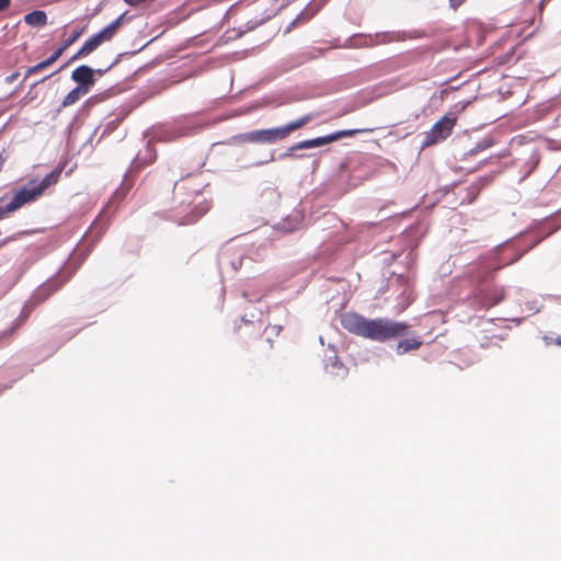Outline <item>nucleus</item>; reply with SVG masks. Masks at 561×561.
I'll return each mask as SVG.
<instances>
[{"mask_svg": "<svg viewBox=\"0 0 561 561\" xmlns=\"http://www.w3.org/2000/svg\"><path fill=\"white\" fill-rule=\"evenodd\" d=\"M341 325L355 335L377 342L397 339L407 334L409 325L387 318L366 319L355 312H344L340 317Z\"/></svg>", "mask_w": 561, "mask_h": 561, "instance_id": "f257e3e1", "label": "nucleus"}, {"mask_svg": "<svg viewBox=\"0 0 561 561\" xmlns=\"http://www.w3.org/2000/svg\"><path fill=\"white\" fill-rule=\"evenodd\" d=\"M64 171V165H58L50 173H48L36 186L33 187H23L18 191L12 201L8 204H4V198H0V220L8 217L11 213L20 209L27 203H32L41 197L47 188L54 186L58 183L61 173Z\"/></svg>", "mask_w": 561, "mask_h": 561, "instance_id": "f03ea898", "label": "nucleus"}, {"mask_svg": "<svg viewBox=\"0 0 561 561\" xmlns=\"http://www.w3.org/2000/svg\"><path fill=\"white\" fill-rule=\"evenodd\" d=\"M124 15L118 16L116 20H114L112 23H110L107 26L102 28L99 33L91 36L83 45L82 47L70 58V60L60 67L56 72L62 70L66 68L70 62L90 55L92 51H94L99 46H101L105 42H110L117 31L121 28L123 24Z\"/></svg>", "mask_w": 561, "mask_h": 561, "instance_id": "7ed1b4c3", "label": "nucleus"}, {"mask_svg": "<svg viewBox=\"0 0 561 561\" xmlns=\"http://www.w3.org/2000/svg\"><path fill=\"white\" fill-rule=\"evenodd\" d=\"M124 15L118 16L116 20H114L112 23H110L107 26L102 28L99 33L91 36L83 45L82 47L70 58V60L60 67L56 72L62 70L66 68L70 62L90 55L92 51H94L99 46H101L105 42H110L117 31L121 28L123 24Z\"/></svg>", "mask_w": 561, "mask_h": 561, "instance_id": "20e7f679", "label": "nucleus"}, {"mask_svg": "<svg viewBox=\"0 0 561 561\" xmlns=\"http://www.w3.org/2000/svg\"><path fill=\"white\" fill-rule=\"evenodd\" d=\"M457 123V116L454 113L445 114L438 122H436L431 130L425 133L422 148L434 146L446 138H448Z\"/></svg>", "mask_w": 561, "mask_h": 561, "instance_id": "39448f33", "label": "nucleus"}, {"mask_svg": "<svg viewBox=\"0 0 561 561\" xmlns=\"http://www.w3.org/2000/svg\"><path fill=\"white\" fill-rule=\"evenodd\" d=\"M373 130H374L373 128H369V129H346V130H340V131L333 133V134L328 135V136L318 137V138H314V139L301 141L296 147L290 148V150H294L296 148L305 149V148L320 147V146L328 145V144H331L333 141H336V140L343 138V137H351V136H354V135H356L358 133H366V131H373Z\"/></svg>", "mask_w": 561, "mask_h": 561, "instance_id": "423d86ee", "label": "nucleus"}, {"mask_svg": "<svg viewBox=\"0 0 561 561\" xmlns=\"http://www.w3.org/2000/svg\"><path fill=\"white\" fill-rule=\"evenodd\" d=\"M280 136V128H271V129H260L253 130L247 134L241 135L239 138L243 141L250 142H263V144H272L276 142Z\"/></svg>", "mask_w": 561, "mask_h": 561, "instance_id": "0eeeda50", "label": "nucleus"}, {"mask_svg": "<svg viewBox=\"0 0 561 561\" xmlns=\"http://www.w3.org/2000/svg\"><path fill=\"white\" fill-rule=\"evenodd\" d=\"M71 79L79 84L78 88L90 89L94 84V70L89 66H79L71 73Z\"/></svg>", "mask_w": 561, "mask_h": 561, "instance_id": "6e6552de", "label": "nucleus"}, {"mask_svg": "<svg viewBox=\"0 0 561 561\" xmlns=\"http://www.w3.org/2000/svg\"><path fill=\"white\" fill-rule=\"evenodd\" d=\"M26 24L31 26H44L47 24V15L44 11L35 10L24 16Z\"/></svg>", "mask_w": 561, "mask_h": 561, "instance_id": "1a4fd4ad", "label": "nucleus"}, {"mask_svg": "<svg viewBox=\"0 0 561 561\" xmlns=\"http://www.w3.org/2000/svg\"><path fill=\"white\" fill-rule=\"evenodd\" d=\"M88 93V89L84 88H75L72 89L62 100L61 107H68L77 103L81 95Z\"/></svg>", "mask_w": 561, "mask_h": 561, "instance_id": "9d476101", "label": "nucleus"}, {"mask_svg": "<svg viewBox=\"0 0 561 561\" xmlns=\"http://www.w3.org/2000/svg\"><path fill=\"white\" fill-rule=\"evenodd\" d=\"M422 342L417 339H407L402 340L398 343L397 353L404 354L409 351L417 350L421 346Z\"/></svg>", "mask_w": 561, "mask_h": 561, "instance_id": "9b49d317", "label": "nucleus"}, {"mask_svg": "<svg viewBox=\"0 0 561 561\" xmlns=\"http://www.w3.org/2000/svg\"><path fill=\"white\" fill-rule=\"evenodd\" d=\"M280 333V327L272 325L264 330V339L270 348L274 347V343Z\"/></svg>", "mask_w": 561, "mask_h": 561, "instance_id": "f8f14e48", "label": "nucleus"}, {"mask_svg": "<svg viewBox=\"0 0 561 561\" xmlns=\"http://www.w3.org/2000/svg\"><path fill=\"white\" fill-rule=\"evenodd\" d=\"M301 221H302V216L300 214L296 215L293 220L289 217L286 218L283 221V227H282L283 232L296 230L300 226Z\"/></svg>", "mask_w": 561, "mask_h": 561, "instance_id": "ddd939ff", "label": "nucleus"}, {"mask_svg": "<svg viewBox=\"0 0 561 561\" xmlns=\"http://www.w3.org/2000/svg\"><path fill=\"white\" fill-rule=\"evenodd\" d=\"M250 318L251 319H248L247 316L242 317L241 320H240V324L237 327V330H241L242 327H256L255 323H259L257 324V330L261 329L262 324H263V321L261 318H257V319H254L255 316L253 313L250 314Z\"/></svg>", "mask_w": 561, "mask_h": 561, "instance_id": "4468645a", "label": "nucleus"}, {"mask_svg": "<svg viewBox=\"0 0 561 561\" xmlns=\"http://www.w3.org/2000/svg\"><path fill=\"white\" fill-rule=\"evenodd\" d=\"M310 117L309 116H305V117H301L293 123H289L285 126H283V137L298 128H300L301 126H304L307 122H309Z\"/></svg>", "mask_w": 561, "mask_h": 561, "instance_id": "2eb2a0df", "label": "nucleus"}, {"mask_svg": "<svg viewBox=\"0 0 561 561\" xmlns=\"http://www.w3.org/2000/svg\"><path fill=\"white\" fill-rule=\"evenodd\" d=\"M504 297H505V291L502 287L494 288L488 297V299H489L488 306L491 307V306H495V305L500 304L504 299Z\"/></svg>", "mask_w": 561, "mask_h": 561, "instance_id": "dca6fc26", "label": "nucleus"}, {"mask_svg": "<svg viewBox=\"0 0 561 561\" xmlns=\"http://www.w3.org/2000/svg\"><path fill=\"white\" fill-rule=\"evenodd\" d=\"M85 27H79L72 31L71 35L62 43V45L68 48L70 47L75 42H77L80 36L84 33Z\"/></svg>", "mask_w": 561, "mask_h": 561, "instance_id": "f3484780", "label": "nucleus"}, {"mask_svg": "<svg viewBox=\"0 0 561 561\" xmlns=\"http://www.w3.org/2000/svg\"><path fill=\"white\" fill-rule=\"evenodd\" d=\"M146 152H147V153H148V156H149L148 160H147L146 162H142L141 158L138 156V157L135 159V161H134L135 168H140V167H144V165L149 164V163H151V162H153V161H154V159H156V153H154V152H152V150H151V148H150L149 146L146 148Z\"/></svg>", "mask_w": 561, "mask_h": 561, "instance_id": "a211bd4d", "label": "nucleus"}, {"mask_svg": "<svg viewBox=\"0 0 561 561\" xmlns=\"http://www.w3.org/2000/svg\"><path fill=\"white\" fill-rule=\"evenodd\" d=\"M47 67H49V65H48V62L45 59V60L38 62L37 65L27 68L26 71H25V78H27V77H30V76H32V75H34V73H36V72H38V71H41V70H43L45 68H47Z\"/></svg>", "mask_w": 561, "mask_h": 561, "instance_id": "6ab92c4d", "label": "nucleus"}, {"mask_svg": "<svg viewBox=\"0 0 561 561\" xmlns=\"http://www.w3.org/2000/svg\"><path fill=\"white\" fill-rule=\"evenodd\" d=\"M66 49L67 48L61 44L60 47H58L48 58H46L48 65L51 66L54 62H56Z\"/></svg>", "mask_w": 561, "mask_h": 561, "instance_id": "aec40b11", "label": "nucleus"}, {"mask_svg": "<svg viewBox=\"0 0 561 561\" xmlns=\"http://www.w3.org/2000/svg\"><path fill=\"white\" fill-rule=\"evenodd\" d=\"M311 19V15L308 14V13H301L300 15H298L294 21L293 23L290 24V26L287 27V32L290 31L291 26L297 23V22H307Z\"/></svg>", "mask_w": 561, "mask_h": 561, "instance_id": "412c9836", "label": "nucleus"}, {"mask_svg": "<svg viewBox=\"0 0 561 561\" xmlns=\"http://www.w3.org/2000/svg\"><path fill=\"white\" fill-rule=\"evenodd\" d=\"M11 5V0H0V12L7 10Z\"/></svg>", "mask_w": 561, "mask_h": 561, "instance_id": "4be33fe9", "label": "nucleus"}, {"mask_svg": "<svg viewBox=\"0 0 561 561\" xmlns=\"http://www.w3.org/2000/svg\"><path fill=\"white\" fill-rule=\"evenodd\" d=\"M466 0H449L450 7L456 10L460 7Z\"/></svg>", "mask_w": 561, "mask_h": 561, "instance_id": "5701e85b", "label": "nucleus"}, {"mask_svg": "<svg viewBox=\"0 0 561 561\" xmlns=\"http://www.w3.org/2000/svg\"><path fill=\"white\" fill-rule=\"evenodd\" d=\"M488 147H490V144H485V145H483V146L478 145L474 149H471V150H470V153H471V154L477 153V152H479L480 150H483V149H485V148H488Z\"/></svg>", "mask_w": 561, "mask_h": 561, "instance_id": "b1692460", "label": "nucleus"}, {"mask_svg": "<svg viewBox=\"0 0 561 561\" xmlns=\"http://www.w3.org/2000/svg\"><path fill=\"white\" fill-rule=\"evenodd\" d=\"M197 218H198V217H194L192 220H187L185 224H193V222H195V221H196V219H197Z\"/></svg>", "mask_w": 561, "mask_h": 561, "instance_id": "393cba45", "label": "nucleus"}, {"mask_svg": "<svg viewBox=\"0 0 561 561\" xmlns=\"http://www.w3.org/2000/svg\"><path fill=\"white\" fill-rule=\"evenodd\" d=\"M55 73H56V72H54V75H55ZM51 76H53V73H51V75H49V76H46V77H45V78H43L39 82H43V81H45L46 79H49Z\"/></svg>", "mask_w": 561, "mask_h": 561, "instance_id": "a878e982", "label": "nucleus"}, {"mask_svg": "<svg viewBox=\"0 0 561 561\" xmlns=\"http://www.w3.org/2000/svg\"><path fill=\"white\" fill-rule=\"evenodd\" d=\"M557 344L561 345V339L557 340Z\"/></svg>", "mask_w": 561, "mask_h": 561, "instance_id": "bb28decb", "label": "nucleus"}, {"mask_svg": "<svg viewBox=\"0 0 561 561\" xmlns=\"http://www.w3.org/2000/svg\"><path fill=\"white\" fill-rule=\"evenodd\" d=\"M15 328H12L9 332V334H12Z\"/></svg>", "mask_w": 561, "mask_h": 561, "instance_id": "cd10ccee", "label": "nucleus"}]
</instances>
